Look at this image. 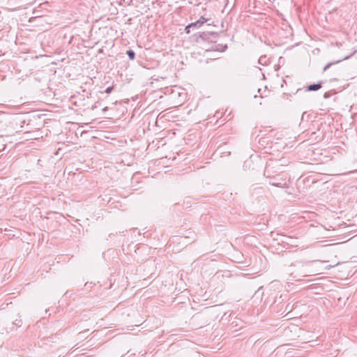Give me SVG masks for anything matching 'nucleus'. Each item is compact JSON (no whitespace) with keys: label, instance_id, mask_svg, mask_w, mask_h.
Returning <instances> with one entry per match:
<instances>
[{"label":"nucleus","instance_id":"nucleus-7","mask_svg":"<svg viewBox=\"0 0 357 357\" xmlns=\"http://www.w3.org/2000/svg\"><path fill=\"white\" fill-rule=\"evenodd\" d=\"M340 62V60L336 61L335 62L328 63L327 65H326L323 69L324 71L327 70L332 65H334L335 63H337Z\"/></svg>","mask_w":357,"mask_h":357},{"label":"nucleus","instance_id":"nucleus-8","mask_svg":"<svg viewBox=\"0 0 357 357\" xmlns=\"http://www.w3.org/2000/svg\"><path fill=\"white\" fill-rule=\"evenodd\" d=\"M113 90V86H109L107 87L105 90V92L106 93H110Z\"/></svg>","mask_w":357,"mask_h":357},{"label":"nucleus","instance_id":"nucleus-4","mask_svg":"<svg viewBox=\"0 0 357 357\" xmlns=\"http://www.w3.org/2000/svg\"><path fill=\"white\" fill-rule=\"evenodd\" d=\"M272 167H271V165L270 164H268L266 165V167H265V169H264V176L267 178H272L273 177V175H272V170H271Z\"/></svg>","mask_w":357,"mask_h":357},{"label":"nucleus","instance_id":"nucleus-9","mask_svg":"<svg viewBox=\"0 0 357 357\" xmlns=\"http://www.w3.org/2000/svg\"><path fill=\"white\" fill-rule=\"evenodd\" d=\"M329 93L328 92H326L324 94V98H328L329 97Z\"/></svg>","mask_w":357,"mask_h":357},{"label":"nucleus","instance_id":"nucleus-1","mask_svg":"<svg viewBox=\"0 0 357 357\" xmlns=\"http://www.w3.org/2000/svg\"><path fill=\"white\" fill-rule=\"evenodd\" d=\"M317 261H296L288 268L289 280H301L302 278L318 274L319 269L314 266Z\"/></svg>","mask_w":357,"mask_h":357},{"label":"nucleus","instance_id":"nucleus-2","mask_svg":"<svg viewBox=\"0 0 357 357\" xmlns=\"http://www.w3.org/2000/svg\"><path fill=\"white\" fill-rule=\"evenodd\" d=\"M206 22V20L202 17L199 20L197 21L192 22L188 26H186L185 30L186 33H189L190 32V29H197L200 27L202 24H204Z\"/></svg>","mask_w":357,"mask_h":357},{"label":"nucleus","instance_id":"nucleus-10","mask_svg":"<svg viewBox=\"0 0 357 357\" xmlns=\"http://www.w3.org/2000/svg\"><path fill=\"white\" fill-rule=\"evenodd\" d=\"M226 48H227V45H225L223 50H225Z\"/></svg>","mask_w":357,"mask_h":357},{"label":"nucleus","instance_id":"nucleus-6","mask_svg":"<svg viewBox=\"0 0 357 357\" xmlns=\"http://www.w3.org/2000/svg\"><path fill=\"white\" fill-rule=\"evenodd\" d=\"M126 54L130 59L133 60L135 58V53L133 50H129L126 52Z\"/></svg>","mask_w":357,"mask_h":357},{"label":"nucleus","instance_id":"nucleus-5","mask_svg":"<svg viewBox=\"0 0 357 357\" xmlns=\"http://www.w3.org/2000/svg\"><path fill=\"white\" fill-rule=\"evenodd\" d=\"M270 185L279 188H284L286 185V182L284 179H280V181L270 182Z\"/></svg>","mask_w":357,"mask_h":357},{"label":"nucleus","instance_id":"nucleus-3","mask_svg":"<svg viewBox=\"0 0 357 357\" xmlns=\"http://www.w3.org/2000/svg\"><path fill=\"white\" fill-rule=\"evenodd\" d=\"M321 87V82L317 83V84H312L307 86V91H318Z\"/></svg>","mask_w":357,"mask_h":357}]
</instances>
